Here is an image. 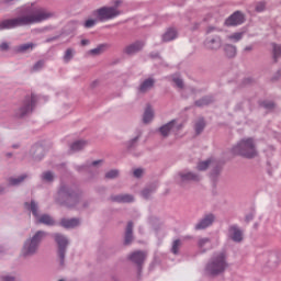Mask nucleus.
Listing matches in <instances>:
<instances>
[{
	"label": "nucleus",
	"instance_id": "13d9d810",
	"mask_svg": "<svg viewBox=\"0 0 281 281\" xmlns=\"http://www.w3.org/2000/svg\"><path fill=\"white\" fill-rule=\"evenodd\" d=\"M115 5L119 7V5H120V1H116V2H115Z\"/></svg>",
	"mask_w": 281,
	"mask_h": 281
},
{
	"label": "nucleus",
	"instance_id": "864d4df0",
	"mask_svg": "<svg viewBox=\"0 0 281 281\" xmlns=\"http://www.w3.org/2000/svg\"><path fill=\"white\" fill-rule=\"evenodd\" d=\"M251 49H252L251 46H247V47L245 48V52H251Z\"/></svg>",
	"mask_w": 281,
	"mask_h": 281
},
{
	"label": "nucleus",
	"instance_id": "2eb2a0df",
	"mask_svg": "<svg viewBox=\"0 0 281 281\" xmlns=\"http://www.w3.org/2000/svg\"><path fill=\"white\" fill-rule=\"evenodd\" d=\"M175 38H177V30L173 27H169L162 35L164 43H169V41H175Z\"/></svg>",
	"mask_w": 281,
	"mask_h": 281
},
{
	"label": "nucleus",
	"instance_id": "a19ab883",
	"mask_svg": "<svg viewBox=\"0 0 281 281\" xmlns=\"http://www.w3.org/2000/svg\"><path fill=\"white\" fill-rule=\"evenodd\" d=\"M265 8H267V5L265 4V2H259V3L256 5V11H257V12H263Z\"/></svg>",
	"mask_w": 281,
	"mask_h": 281
},
{
	"label": "nucleus",
	"instance_id": "bf43d9fd",
	"mask_svg": "<svg viewBox=\"0 0 281 281\" xmlns=\"http://www.w3.org/2000/svg\"><path fill=\"white\" fill-rule=\"evenodd\" d=\"M24 205H25V207H30V204L27 202Z\"/></svg>",
	"mask_w": 281,
	"mask_h": 281
},
{
	"label": "nucleus",
	"instance_id": "cd10ccee",
	"mask_svg": "<svg viewBox=\"0 0 281 281\" xmlns=\"http://www.w3.org/2000/svg\"><path fill=\"white\" fill-rule=\"evenodd\" d=\"M225 52L228 58H234V56H236V47H234L233 45H226Z\"/></svg>",
	"mask_w": 281,
	"mask_h": 281
},
{
	"label": "nucleus",
	"instance_id": "f03ea898",
	"mask_svg": "<svg viewBox=\"0 0 281 281\" xmlns=\"http://www.w3.org/2000/svg\"><path fill=\"white\" fill-rule=\"evenodd\" d=\"M233 155H239L240 157H246V159H254L258 156V150H256V142L254 138H243L232 148Z\"/></svg>",
	"mask_w": 281,
	"mask_h": 281
},
{
	"label": "nucleus",
	"instance_id": "2f4dec72",
	"mask_svg": "<svg viewBox=\"0 0 281 281\" xmlns=\"http://www.w3.org/2000/svg\"><path fill=\"white\" fill-rule=\"evenodd\" d=\"M74 49L72 48H68L64 55V60L65 63H69V60H71V58H74Z\"/></svg>",
	"mask_w": 281,
	"mask_h": 281
},
{
	"label": "nucleus",
	"instance_id": "e433bc0d",
	"mask_svg": "<svg viewBox=\"0 0 281 281\" xmlns=\"http://www.w3.org/2000/svg\"><path fill=\"white\" fill-rule=\"evenodd\" d=\"M42 67H45V61H44V60L37 61V63L33 66L32 71H40V69H41Z\"/></svg>",
	"mask_w": 281,
	"mask_h": 281
},
{
	"label": "nucleus",
	"instance_id": "c03bdc74",
	"mask_svg": "<svg viewBox=\"0 0 281 281\" xmlns=\"http://www.w3.org/2000/svg\"><path fill=\"white\" fill-rule=\"evenodd\" d=\"M271 260H274V265H272V267H278V265H280V258H278V256H271Z\"/></svg>",
	"mask_w": 281,
	"mask_h": 281
},
{
	"label": "nucleus",
	"instance_id": "680f3d73",
	"mask_svg": "<svg viewBox=\"0 0 281 281\" xmlns=\"http://www.w3.org/2000/svg\"><path fill=\"white\" fill-rule=\"evenodd\" d=\"M58 281H65V280L60 279V280H58Z\"/></svg>",
	"mask_w": 281,
	"mask_h": 281
},
{
	"label": "nucleus",
	"instance_id": "9d476101",
	"mask_svg": "<svg viewBox=\"0 0 281 281\" xmlns=\"http://www.w3.org/2000/svg\"><path fill=\"white\" fill-rule=\"evenodd\" d=\"M146 252L145 251H134L130 255V260L134 262V265H137L138 267H142L144 265V261L146 260Z\"/></svg>",
	"mask_w": 281,
	"mask_h": 281
},
{
	"label": "nucleus",
	"instance_id": "dca6fc26",
	"mask_svg": "<svg viewBox=\"0 0 281 281\" xmlns=\"http://www.w3.org/2000/svg\"><path fill=\"white\" fill-rule=\"evenodd\" d=\"M143 47H144V44L137 42L135 44H132L125 47L124 52L125 54L133 55V54H137V52H139V49H142Z\"/></svg>",
	"mask_w": 281,
	"mask_h": 281
},
{
	"label": "nucleus",
	"instance_id": "4468645a",
	"mask_svg": "<svg viewBox=\"0 0 281 281\" xmlns=\"http://www.w3.org/2000/svg\"><path fill=\"white\" fill-rule=\"evenodd\" d=\"M60 225L66 229H71V227H78L80 225V221L78 218H64L61 220Z\"/></svg>",
	"mask_w": 281,
	"mask_h": 281
},
{
	"label": "nucleus",
	"instance_id": "5701e85b",
	"mask_svg": "<svg viewBox=\"0 0 281 281\" xmlns=\"http://www.w3.org/2000/svg\"><path fill=\"white\" fill-rule=\"evenodd\" d=\"M85 146H87V142L77 140L70 146V150H72V153H78V150H82V148H85Z\"/></svg>",
	"mask_w": 281,
	"mask_h": 281
},
{
	"label": "nucleus",
	"instance_id": "393cba45",
	"mask_svg": "<svg viewBox=\"0 0 281 281\" xmlns=\"http://www.w3.org/2000/svg\"><path fill=\"white\" fill-rule=\"evenodd\" d=\"M38 223H43L44 225H55L54 220L49 215H42L38 218Z\"/></svg>",
	"mask_w": 281,
	"mask_h": 281
},
{
	"label": "nucleus",
	"instance_id": "79ce46f5",
	"mask_svg": "<svg viewBox=\"0 0 281 281\" xmlns=\"http://www.w3.org/2000/svg\"><path fill=\"white\" fill-rule=\"evenodd\" d=\"M196 106H205V104H210V101L207 99H202L200 101L195 102Z\"/></svg>",
	"mask_w": 281,
	"mask_h": 281
},
{
	"label": "nucleus",
	"instance_id": "37998d69",
	"mask_svg": "<svg viewBox=\"0 0 281 281\" xmlns=\"http://www.w3.org/2000/svg\"><path fill=\"white\" fill-rule=\"evenodd\" d=\"M142 175H144V170H142V169L134 170V177H136L137 179H139V177H142Z\"/></svg>",
	"mask_w": 281,
	"mask_h": 281
},
{
	"label": "nucleus",
	"instance_id": "f8f14e48",
	"mask_svg": "<svg viewBox=\"0 0 281 281\" xmlns=\"http://www.w3.org/2000/svg\"><path fill=\"white\" fill-rule=\"evenodd\" d=\"M221 45H222V42H221V37L218 36L207 38L205 42V46L207 47V49H220Z\"/></svg>",
	"mask_w": 281,
	"mask_h": 281
},
{
	"label": "nucleus",
	"instance_id": "5fc2aeb1",
	"mask_svg": "<svg viewBox=\"0 0 281 281\" xmlns=\"http://www.w3.org/2000/svg\"><path fill=\"white\" fill-rule=\"evenodd\" d=\"M213 27H210L209 30H207V34H210V32H213Z\"/></svg>",
	"mask_w": 281,
	"mask_h": 281
},
{
	"label": "nucleus",
	"instance_id": "6e6552de",
	"mask_svg": "<svg viewBox=\"0 0 281 281\" xmlns=\"http://www.w3.org/2000/svg\"><path fill=\"white\" fill-rule=\"evenodd\" d=\"M228 238H231V240H234V243H241L243 231H240V228H238V226H236V225L229 226Z\"/></svg>",
	"mask_w": 281,
	"mask_h": 281
},
{
	"label": "nucleus",
	"instance_id": "0eeeda50",
	"mask_svg": "<svg viewBox=\"0 0 281 281\" xmlns=\"http://www.w3.org/2000/svg\"><path fill=\"white\" fill-rule=\"evenodd\" d=\"M54 238L58 245L59 258L63 261V260H65V249H67V245H69V241L66 239L65 236H63L60 234H55Z\"/></svg>",
	"mask_w": 281,
	"mask_h": 281
},
{
	"label": "nucleus",
	"instance_id": "a18cd8bd",
	"mask_svg": "<svg viewBox=\"0 0 281 281\" xmlns=\"http://www.w3.org/2000/svg\"><path fill=\"white\" fill-rule=\"evenodd\" d=\"M9 47H10V46L8 45V43H2V44H0V49H1V52L8 50Z\"/></svg>",
	"mask_w": 281,
	"mask_h": 281
},
{
	"label": "nucleus",
	"instance_id": "58836bf2",
	"mask_svg": "<svg viewBox=\"0 0 281 281\" xmlns=\"http://www.w3.org/2000/svg\"><path fill=\"white\" fill-rule=\"evenodd\" d=\"M120 175V171L117 170H111L108 173H105L106 179H115Z\"/></svg>",
	"mask_w": 281,
	"mask_h": 281
},
{
	"label": "nucleus",
	"instance_id": "6ab92c4d",
	"mask_svg": "<svg viewBox=\"0 0 281 281\" xmlns=\"http://www.w3.org/2000/svg\"><path fill=\"white\" fill-rule=\"evenodd\" d=\"M155 85V80L154 79H146L139 87V91L142 93H146V91H149V89H153Z\"/></svg>",
	"mask_w": 281,
	"mask_h": 281
},
{
	"label": "nucleus",
	"instance_id": "f704fd0d",
	"mask_svg": "<svg viewBox=\"0 0 281 281\" xmlns=\"http://www.w3.org/2000/svg\"><path fill=\"white\" fill-rule=\"evenodd\" d=\"M42 179H44V181H54V173H52V171L44 172Z\"/></svg>",
	"mask_w": 281,
	"mask_h": 281
},
{
	"label": "nucleus",
	"instance_id": "6e6d98bb",
	"mask_svg": "<svg viewBox=\"0 0 281 281\" xmlns=\"http://www.w3.org/2000/svg\"><path fill=\"white\" fill-rule=\"evenodd\" d=\"M59 194H65V190L60 189Z\"/></svg>",
	"mask_w": 281,
	"mask_h": 281
},
{
	"label": "nucleus",
	"instance_id": "ddd939ff",
	"mask_svg": "<svg viewBox=\"0 0 281 281\" xmlns=\"http://www.w3.org/2000/svg\"><path fill=\"white\" fill-rule=\"evenodd\" d=\"M214 223V215H206L201 222H199L195 226V229H205L210 227Z\"/></svg>",
	"mask_w": 281,
	"mask_h": 281
},
{
	"label": "nucleus",
	"instance_id": "aec40b11",
	"mask_svg": "<svg viewBox=\"0 0 281 281\" xmlns=\"http://www.w3.org/2000/svg\"><path fill=\"white\" fill-rule=\"evenodd\" d=\"M36 47V44L34 43H27V44H22L18 46L16 52L23 54L25 52H32Z\"/></svg>",
	"mask_w": 281,
	"mask_h": 281
},
{
	"label": "nucleus",
	"instance_id": "3c124183",
	"mask_svg": "<svg viewBox=\"0 0 281 281\" xmlns=\"http://www.w3.org/2000/svg\"><path fill=\"white\" fill-rule=\"evenodd\" d=\"M81 45H89V40H82Z\"/></svg>",
	"mask_w": 281,
	"mask_h": 281
},
{
	"label": "nucleus",
	"instance_id": "7c9ffc66",
	"mask_svg": "<svg viewBox=\"0 0 281 281\" xmlns=\"http://www.w3.org/2000/svg\"><path fill=\"white\" fill-rule=\"evenodd\" d=\"M104 49H106V45L102 44V45H99L97 48L91 49L90 54H92L93 56H98V55L102 54V52H104Z\"/></svg>",
	"mask_w": 281,
	"mask_h": 281
},
{
	"label": "nucleus",
	"instance_id": "423d86ee",
	"mask_svg": "<svg viewBox=\"0 0 281 281\" xmlns=\"http://www.w3.org/2000/svg\"><path fill=\"white\" fill-rule=\"evenodd\" d=\"M37 101L38 98L34 94H32L31 98L25 99L23 106L15 112L16 117H24L27 113H32Z\"/></svg>",
	"mask_w": 281,
	"mask_h": 281
},
{
	"label": "nucleus",
	"instance_id": "a211bd4d",
	"mask_svg": "<svg viewBox=\"0 0 281 281\" xmlns=\"http://www.w3.org/2000/svg\"><path fill=\"white\" fill-rule=\"evenodd\" d=\"M133 243V222H128L125 232V245H131Z\"/></svg>",
	"mask_w": 281,
	"mask_h": 281
},
{
	"label": "nucleus",
	"instance_id": "4be33fe9",
	"mask_svg": "<svg viewBox=\"0 0 281 281\" xmlns=\"http://www.w3.org/2000/svg\"><path fill=\"white\" fill-rule=\"evenodd\" d=\"M175 128V121H171L167 123L166 125L160 127V133L164 137H167V135Z\"/></svg>",
	"mask_w": 281,
	"mask_h": 281
},
{
	"label": "nucleus",
	"instance_id": "4d7b16f0",
	"mask_svg": "<svg viewBox=\"0 0 281 281\" xmlns=\"http://www.w3.org/2000/svg\"><path fill=\"white\" fill-rule=\"evenodd\" d=\"M10 1H12V0H4V3H10Z\"/></svg>",
	"mask_w": 281,
	"mask_h": 281
},
{
	"label": "nucleus",
	"instance_id": "4c0bfd02",
	"mask_svg": "<svg viewBox=\"0 0 281 281\" xmlns=\"http://www.w3.org/2000/svg\"><path fill=\"white\" fill-rule=\"evenodd\" d=\"M173 82L177 85L179 89H183V80H181L179 76H173Z\"/></svg>",
	"mask_w": 281,
	"mask_h": 281
},
{
	"label": "nucleus",
	"instance_id": "de8ad7c7",
	"mask_svg": "<svg viewBox=\"0 0 281 281\" xmlns=\"http://www.w3.org/2000/svg\"><path fill=\"white\" fill-rule=\"evenodd\" d=\"M14 280H16V278H14L13 276L3 277V281H14Z\"/></svg>",
	"mask_w": 281,
	"mask_h": 281
},
{
	"label": "nucleus",
	"instance_id": "ea45409f",
	"mask_svg": "<svg viewBox=\"0 0 281 281\" xmlns=\"http://www.w3.org/2000/svg\"><path fill=\"white\" fill-rule=\"evenodd\" d=\"M95 23H98V20H87L86 22H85V27H93V25H95Z\"/></svg>",
	"mask_w": 281,
	"mask_h": 281
},
{
	"label": "nucleus",
	"instance_id": "473e14b6",
	"mask_svg": "<svg viewBox=\"0 0 281 281\" xmlns=\"http://www.w3.org/2000/svg\"><path fill=\"white\" fill-rule=\"evenodd\" d=\"M30 210H31L33 216H35V218H38V205H36V202H34V201L31 202Z\"/></svg>",
	"mask_w": 281,
	"mask_h": 281
},
{
	"label": "nucleus",
	"instance_id": "f257e3e1",
	"mask_svg": "<svg viewBox=\"0 0 281 281\" xmlns=\"http://www.w3.org/2000/svg\"><path fill=\"white\" fill-rule=\"evenodd\" d=\"M52 12L44 8L26 9L25 13L20 18L3 20L0 22V30H12L23 25H34V23H43L47 19H52Z\"/></svg>",
	"mask_w": 281,
	"mask_h": 281
},
{
	"label": "nucleus",
	"instance_id": "39448f33",
	"mask_svg": "<svg viewBox=\"0 0 281 281\" xmlns=\"http://www.w3.org/2000/svg\"><path fill=\"white\" fill-rule=\"evenodd\" d=\"M93 16H97L98 21H111L115 16H120V11L113 7H102L93 11Z\"/></svg>",
	"mask_w": 281,
	"mask_h": 281
},
{
	"label": "nucleus",
	"instance_id": "20e7f679",
	"mask_svg": "<svg viewBox=\"0 0 281 281\" xmlns=\"http://www.w3.org/2000/svg\"><path fill=\"white\" fill-rule=\"evenodd\" d=\"M45 236V232L38 231L32 239L26 240L22 249V256H34L38 250V245H41V241Z\"/></svg>",
	"mask_w": 281,
	"mask_h": 281
},
{
	"label": "nucleus",
	"instance_id": "052dcab7",
	"mask_svg": "<svg viewBox=\"0 0 281 281\" xmlns=\"http://www.w3.org/2000/svg\"><path fill=\"white\" fill-rule=\"evenodd\" d=\"M132 142H137V138H134Z\"/></svg>",
	"mask_w": 281,
	"mask_h": 281
},
{
	"label": "nucleus",
	"instance_id": "9b49d317",
	"mask_svg": "<svg viewBox=\"0 0 281 281\" xmlns=\"http://www.w3.org/2000/svg\"><path fill=\"white\" fill-rule=\"evenodd\" d=\"M198 249L200 251L205 252L210 249H212V240L207 237H202L198 239Z\"/></svg>",
	"mask_w": 281,
	"mask_h": 281
},
{
	"label": "nucleus",
	"instance_id": "c85d7f7f",
	"mask_svg": "<svg viewBox=\"0 0 281 281\" xmlns=\"http://www.w3.org/2000/svg\"><path fill=\"white\" fill-rule=\"evenodd\" d=\"M273 47V58L274 60H278L281 58V46L277 44H272Z\"/></svg>",
	"mask_w": 281,
	"mask_h": 281
},
{
	"label": "nucleus",
	"instance_id": "1a4fd4ad",
	"mask_svg": "<svg viewBox=\"0 0 281 281\" xmlns=\"http://www.w3.org/2000/svg\"><path fill=\"white\" fill-rule=\"evenodd\" d=\"M226 25H240L245 23V15L240 11L233 13L226 21Z\"/></svg>",
	"mask_w": 281,
	"mask_h": 281
},
{
	"label": "nucleus",
	"instance_id": "c756f323",
	"mask_svg": "<svg viewBox=\"0 0 281 281\" xmlns=\"http://www.w3.org/2000/svg\"><path fill=\"white\" fill-rule=\"evenodd\" d=\"M210 164H214L213 159H209L206 161H202L198 165V170H207L210 168Z\"/></svg>",
	"mask_w": 281,
	"mask_h": 281
},
{
	"label": "nucleus",
	"instance_id": "8fccbe9b",
	"mask_svg": "<svg viewBox=\"0 0 281 281\" xmlns=\"http://www.w3.org/2000/svg\"><path fill=\"white\" fill-rule=\"evenodd\" d=\"M76 200V195L74 193H69L68 194V201L69 203H71V201H75Z\"/></svg>",
	"mask_w": 281,
	"mask_h": 281
},
{
	"label": "nucleus",
	"instance_id": "09e8293b",
	"mask_svg": "<svg viewBox=\"0 0 281 281\" xmlns=\"http://www.w3.org/2000/svg\"><path fill=\"white\" fill-rule=\"evenodd\" d=\"M263 106H265V109H273V103H271V102H269V103L263 102Z\"/></svg>",
	"mask_w": 281,
	"mask_h": 281
},
{
	"label": "nucleus",
	"instance_id": "49530a36",
	"mask_svg": "<svg viewBox=\"0 0 281 281\" xmlns=\"http://www.w3.org/2000/svg\"><path fill=\"white\" fill-rule=\"evenodd\" d=\"M150 189H145L144 191H143V196H144V199H148V196L150 195Z\"/></svg>",
	"mask_w": 281,
	"mask_h": 281
},
{
	"label": "nucleus",
	"instance_id": "b1692460",
	"mask_svg": "<svg viewBox=\"0 0 281 281\" xmlns=\"http://www.w3.org/2000/svg\"><path fill=\"white\" fill-rule=\"evenodd\" d=\"M113 201H117L119 203H132L133 201V195H116L113 198Z\"/></svg>",
	"mask_w": 281,
	"mask_h": 281
},
{
	"label": "nucleus",
	"instance_id": "bb28decb",
	"mask_svg": "<svg viewBox=\"0 0 281 281\" xmlns=\"http://www.w3.org/2000/svg\"><path fill=\"white\" fill-rule=\"evenodd\" d=\"M204 128H205V121L203 119H200L195 123V133L199 135L203 132Z\"/></svg>",
	"mask_w": 281,
	"mask_h": 281
},
{
	"label": "nucleus",
	"instance_id": "f3484780",
	"mask_svg": "<svg viewBox=\"0 0 281 281\" xmlns=\"http://www.w3.org/2000/svg\"><path fill=\"white\" fill-rule=\"evenodd\" d=\"M180 181L186 183V181H199V176L196 173L187 172V173H179Z\"/></svg>",
	"mask_w": 281,
	"mask_h": 281
},
{
	"label": "nucleus",
	"instance_id": "603ef678",
	"mask_svg": "<svg viewBox=\"0 0 281 281\" xmlns=\"http://www.w3.org/2000/svg\"><path fill=\"white\" fill-rule=\"evenodd\" d=\"M102 160H95L92 162V166H98V164H101Z\"/></svg>",
	"mask_w": 281,
	"mask_h": 281
},
{
	"label": "nucleus",
	"instance_id": "7ed1b4c3",
	"mask_svg": "<svg viewBox=\"0 0 281 281\" xmlns=\"http://www.w3.org/2000/svg\"><path fill=\"white\" fill-rule=\"evenodd\" d=\"M227 256L225 252L215 254L206 265L205 271L207 276H218L227 269Z\"/></svg>",
	"mask_w": 281,
	"mask_h": 281
},
{
	"label": "nucleus",
	"instance_id": "c9c22d12",
	"mask_svg": "<svg viewBox=\"0 0 281 281\" xmlns=\"http://www.w3.org/2000/svg\"><path fill=\"white\" fill-rule=\"evenodd\" d=\"M228 38L235 43H238V41L243 38V33H234L233 35L228 36Z\"/></svg>",
	"mask_w": 281,
	"mask_h": 281
},
{
	"label": "nucleus",
	"instance_id": "412c9836",
	"mask_svg": "<svg viewBox=\"0 0 281 281\" xmlns=\"http://www.w3.org/2000/svg\"><path fill=\"white\" fill-rule=\"evenodd\" d=\"M154 112H153V109L150 108V105H148L145 110V113H144V116H143V122L145 124H148V122H151L153 121V117H154Z\"/></svg>",
	"mask_w": 281,
	"mask_h": 281
},
{
	"label": "nucleus",
	"instance_id": "72a5a7b5",
	"mask_svg": "<svg viewBox=\"0 0 281 281\" xmlns=\"http://www.w3.org/2000/svg\"><path fill=\"white\" fill-rule=\"evenodd\" d=\"M181 247V240L176 239L172 244L171 251L172 254L177 255L179 254V248Z\"/></svg>",
	"mask_w": 281,
	"mask_h": 281
},
{
	"label": "nucleus",
	"instance_id": "a878e982",
	"mask_svg": "<svg viewBox=\"0 0 281 281\" xmlns=\"http://www.w3.org/2000/svg\"><path fill=\"white\" fill-rule=\"evenodd\" d=\"M25 179H27V175H23L19 178H11L9 180L10 186H19V183H23V181H25Z\"/></svg>",
	"mask_w": 281,
	"mask_h": 281
}]
</instances>
